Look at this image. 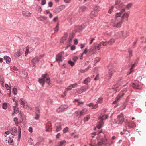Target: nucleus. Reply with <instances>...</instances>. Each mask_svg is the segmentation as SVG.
<instances>
[{
	"instance_id": "f257e3e1",
	"label": "nucleus",
	"mask_w": 146,
	"mask_h": 146,
	"mask_svg": "<svg viewBox=\"0 0 146 146\" xmlns=\"http://www.w3.org/2000/svg\"><path fill=\"white\" fill-rule=\"evenodd\" d=\"M119 17H117L115 15V20H111L112 25L113 27H116L117 28H119L121 27L122 22L123 19H120Z\"/></svg>"
},
{
	"instance_id": "f03ea898",
	"label": "nucleus",
	"mask_w": 146,
	"mask_h": 146,
	"mask_svg": "<svg viewBox=\"0 0 146 146\" xmlns=\"http://www.w3.org/2000/svg\"><path fill=\"white\" fill-rule=\"evenodd\" d=\"M47 74H46L43 75L41 78H40L39 80V82L40 83L42 84V86H43L45 82H46L48 85L50 84V78L47 77Z\"/></svg>"
},
{
	"instance_id": "7ed1b4c3",
	"label": "nucleus",
	"mask_w": 146,
	"mask_h": 146,
	"mask_svg": "<svg viewBox=\"0 0 146 146\" xmlns=\"http://www.w3.org/2000/svg\"><path fill=\"white\" fill-rule=\"evenodd\" d=\"M99 139L101 141H99L98 142L97 146H101L102 144H105L107 145V143L106 142L107 139L105 137V136L103 133H102L101 134L99 135Z\"/></svg>"
},
{
	"instance_id": "20e7f679",
	"label": "nucleus",
	"mask_w": 146,
	"mask_h": 146,
	"mask_svg": "<svg viewBox=\"0 0 146 146\" xmlns=\"http://www.w3.org/2000/svg\"><path fill=\"white\" fill-rule=\"evenodd\" d=\"M108 116L106 115H104L101 116L99 119V122L98 124L97 125L96 127L98 129H100L104 124V122L103 120L104 119H106L107 118Z\"/></svg>"
},
{
	"instance_id": "39448f33",
	"label": "nucleus",
	"mask_w": 146,
	"mask_h": 146,
	"mask_svg": "<svg viewBox=\"0 0 146 146\" xmlns=\"http://www.w3.org/2000/svg\"><path fill=\"white\" fill-rule=\"evenodd\" d=\"M126 8V6L125 5L123 4H121L119 5V9L121 10V11L119 13H117L116 14V16L117 17H119L120 16L123 12L125 11V8Z\"/></svg>"
},
{
	"instance_id": "423d86ee",
	"label": "nucleus",
	"mask_w": 146,
	"mask_h": 146,
	"mask_svg": "<svg viewBox=\"0 0 146 146\" xmlns=\"http://www.w3.org/2000/svg\"><path fill=\"white\" fill-rule=\"evenodd\" d=\"M87 110L86 108H84L80 111H76L75 114L76 117L79 116V117L84 115L87 112Z\"/></svg>"
},
{
	"instance_id": "0eeeda50",
	"label": "nucleus",
	"mask_w": 146,
	"mask_h": 146,
	"mask_svg": "<svg viewBox=\"0 0 146 146\" xmlns=\"http://www.w3.org/2000/svg\"><path fill=\"white\" fill-rule=\"evenodd\" d=\"M127 89H125V90H123L122 92H121L116 97L115 101L113 102V104H115L119 100L120 98L123 97Z\"/></svg>"
},
{
	"instance_id": "6e6552de",
	"label": "nucleus",
	"mask_w": 146,
	"mask_h": 146,
	"mask_svg": "<svg viewBox=\"0 0 146 146\" xmlns=\"http://www.w3.org/2000/svg\"><path fill=\"white\" fill-rule=\"evenodd\" d=\"M64 52H62L59 53L56 56V60L59 64H60V62H62L64 58L63 57L62 55L64 54Z\"/></svg>"
},
{
	"instance_id": "1a4fd4ad",
	"label": "nucleus",
	"mask_w": 146,
	"mask_h": 146,
	"mask_svg": "<svg viewBox=\"0 0 146 146\" xmlns=\"http://www.w3.org/2000/svg\"><path fill=\"white\" fill-rule=\"evenodd\" d=\"M106 42H104V41H102L100 43L98 44H96L94 45L96 50H99L100 49L101 47L102 46H106Z\"/></svg>"
},
{
	"instance_id": "9d476101",
	"label": "nucleus",
	"mask_w": 146,
	"mask_h": 146,
	"mask_svg": "<svg viewBox=\"0 0 146 146\" xmlns=\"http://www.w3.org/2000/svg\"><path fill=\"white\" fill-rule=\"evenodd\" d=\"M129 12H123L122 15L120 16H119L118 17L120 19H122L123 21L124 19L127 21L128 20V17H129Z\"/></svg>"
},
{
	"instance_id": "9b49d317",
	"label": "nucleus",
	"mask_w": 146,
	"mask_h": 146,
	"mask_svg": "<svg viewBox=\"0 0 146 146\" xmlns=\"http://www.w3.org/2000/svg\"><path fill=\"white\" fill-rule=\"evenodd\" d=\"M117 121L116 123L118 124H122L124 121V116L122 113L120 114L119 115H118L117 117Z\"/></svg>"
},
{
	"instance_id": "f8f14e48",
	"label": "nucleus",
	"mask_w": 146,
	"mask_h": 146,
	"mask_svg": "<svg viewBox=\"0 0 146 146\" xmlns=\"http://www.w3.org/2000/svg\"><path fill=\"white\" fill-rule=\"evenodd\" d=\"M89 86L88 85L82 86L77 91V92L78 94H81L86 91L88 89Z\"/></svg>"
},
{
	"instance_id": "ddd939ff",
	"label": "nucleus",
	"mask_w": 146,
	"mask_h": 146,
	"mask_svg": "<svg viewBox=\"0 0 146 146\" xmlns=\"http://www.w3.org/2000/svg\"><path fill=\"white\" fill-rule=\"evenodd\" d=\"M118 34H123V38L125 39L129 36V33L126 31H121L118 32Z\"/></svg>"
},
{
	"instance_id": "4468645a",
	"label": "nucleus",
	"mask_w": 146,
	"mask_h": 146,
	"mask_svg": "<svg viewBox=\"0 0 146 146\" xmlns=\"http://www.w3.org/2000/svg\"><path fill=\"white\" fill-rule=\"evenodd\" d=\"M115 72L114 68L112 67L109 69L108 71V75L110 77L109 78L110 79L111 78L113 75V74Z\"/></svg>"
},
{
	"instance_id": "2eb2a0df",
	"label": "nucleus",
	"mask_w": 146,
	"mask_h": 146,
	"mask_svg": "<svg viewBox=\"0 0 146 146\" xmlns=\"http://www.w3.org/2000/svg\"><path fill=\"white\" fill-rule=\"evenodd\" d=\"M67 107V106L66 105H61L56 110L57 111L58 113L62 112Z\"/></svg>"
},
{
	"instance_id": "dca6fc26",
	"label": "nucleus",
	"mask_w": 146,
	"mask_h": 146,
	"mask_svg": "<svg viewBox=\"0 0 146 146\" xmlns=\"http://www.w3.org/2000/svg\"><path fill=\"white\" fill-rule=\"evenodd\" d=\"M98 7H96L94 8V10L92 11L91 13V15L93 17H96L97 16L98 14V12L99 11L98 10Z\"/></svg>"
},
{
	"instance_id": "f3484780",
	"label": "nucleus",
	"mask_w": 146,
	"mask_h": 146,
	"mask_svg": "<svg viewBox=\"0 0 146 146\" xmlns=\"http://www.w3.org/2000/svg\"><path fill=\"white\" fill-rule=\"evenodd\" d=\"M10 133L13 135L17 134V130L16 127H14L12 128L10 131Z\"/></svg>"
},
{
	"instance_id": "a211bd4d",
	"label": "nucleus",
	"mask_w": 146,
	"mask_h": 146,
	"mask_svg": "<svg viewBox=\"0 0 146 146\" xmlns=\"http://www.w3.org/2000/svg\"><path fill=\"white\" fill-rule=\"evenodd\" d=\"M68 36V34L67 33H65L63 36L61 40V43H62L64 44H66L67 42V37Z\"/></svg>"
},
{
	"instance_id": "6ab92c4d",
	"label": "nucleus",
	"mask_w": 146,
	"mask_h": 146,
	"mask_svg": "<svg viewBox=\"0 0 146 146\" xmlns=\"http://www.w3.org/2000/svg\"><path fill=\"white\" fill-rule=\"evenodd\" d=\"M39 61V59H38V58L36 57L33 58L31 62L32 63L33 65L34 66H35L36 64V63L38 62Z\"/></svg>"
},
{
	"instance_id": "aec40b11",
	"label": "nucleus",
	"mask_w": 146,
	"mask_h": 146,
	"mask_svg": "<svg viewBox=\"0 0 146 146\" xmlns=\"http://www.w3.org/2000/svg\"><path fill=\"white\" fill-rule=\"evenodd\" d=\"M89 52L92 54H95L96 53V50L94 46L90 48L89 50Z\"/></svg>"
},
{
	"instance_id": "412c9836",
	"label": "nucleus",
	"mask_w": 146,
	"mask_h": 146,
	"mask_svg": "<svg viewBox=\"0 0 146 146\" xmlns=\"http://www.w3.org/2000/svg\"><path fill=\"white\" fill-rule=\"evenodd\" d=\"M115 42V40L113 38H111L108 41H104V42H106V46H107L108 44L110 45L113 44Z\"/></svg>"
},
{
	"instance_id": "4be33fe9",
	"label": "nucleus",
	"mask_w": 146,
	"mask_h": 146,
	"mask_svg": "<svg viewBox=\"0 0 146 146\" xmlns=\"http://www.w3.org/2000/svg\"><path fill=\"white\" fill-rule=\"evenodd\" d=\"M52 128L50 123L46 125V131L47 132H50L52 131Z\"/></svg>"
},
{
	"instance_id": "5701e85b",
	"label": "nucleus",
	"mask_w": 146,
	"mask_h": 146,
	"mask_svg": "<svg viewBox=\"0 0 146 146\" xmlns=\"http://www.w3.org/2000/svg\"><path fill=\"white\" fill-rule=\"evenodd\" d=\"M22 54V52L20 49L19 50L15 52L14 54L15 57H18L20 56Z\"/></svg>"
},
{
	"instance_id": "b1692460",
	"label": "nucleus",
	"mask_w": 146,
	"mask_h": 146,
	"mask_svg": "<svg viewBox=\"0 0 146 146\" xmlns=\"http://www.w3.org/2000/svg\"><path fill=\"white\" fill-rule=\"evenodd\" d=\"M22 14L24 16L27 17H30L31 13L28 11H24L22 12Z\"/></svg>"
},
{
	"instance_id": "393cba45",
	"label": "nucleus",
	"mask_w": 146,
	"mask_h": 146,
	"mask_svg": "<svg viewBox=\"0 0 146 146\" xmlns=\"http://www.w3.org/2000/svg\"><path fill=\"white\" fill-rule=\"evenodd\" d=\"M87 106L89 107H92V109H95L98 107V104H94L93 103H91L87 104Z\"/></svg>"
},
{
	"instance_id": "a878e982",
	"label": "nucleus",
	"mask_w": 146,
	"mask_h": 146,
	"mask_svg": "<svg viewBox=\"0 0 146 146\" xmlns=\"http://www.w3.org/2000/svg\"><path fill=\"white\" fill-rule=\"evenodd\" d=\"M18 104V102H17L16 105L13 106L14 113L16 114L17 113L19 112V108L17 107V106Z\"/></svg>"
},
{
	"instance_id": "bb28decb",
	"label": "nucleus",
	"mask_w": 146,
	"mask_h": 146,
	"mask_svg": "<svg viewBox=\"0 0 146 146\" xmlns=\"http://www.w3.org/2000/svg\"><path fill=\"white\" fill-rule=\"evenodd\" d=\"M132 87L136 89H141V88L137 83H133Z\"/></svg>"
},
{
	"instance_id": "cd10ccee",
	"label": "nucleus",
	"mask_w": 146,
	"mask_h": 146,
	"mask_svg": "<svg viewBox=\"0 0 146 146\" xmlns=\"http://www.w3.org/2000/svg\"><path fill=\"white\" fill-rule=\"evenodd\" d=\"M65 8V6L64 5H62L59 7H58L56 8V10L57 11L59 12L62 11V10L64 9Z\"/></svg>"
},
{
	"instance_id": "c85d7f7f",
	"label": "nucleus",
	"mask_w": 146,
	"mask_h": 146,
	"mask_svg": "<svg viewBox=\"0 0 146 146\" xmlns=\"http://www.w3.org/2000/svg\"><path fill=\"white\" fill-rule=\"evenodd\" d=\"M4 59L6 60V62L7 63H9L11 61V58L9 56H4Z\"/></svg>"
},
{
	"instance_id": "c756f323",
	"label": "nucleus",
	"mask_w": 146,
	"mask_h": 146,
	"mask_svg": "<svg viewBox=\"0 0 146 146\" xmlns=\"http://www.w3.org/2000/svg\"><path fill=\"white\" fill-rule=\"evenodd\" d=\"M91 68L90 66H89L87 68L85 69L84 70H80V72L81 73H84L86 72L90 68Z\"/></svg>"
},
{
	"instance_id": "7c9ffc66",
	"label": "nucleus",
	"mask_w": 146,
	"mask_h": 146,
	"mask_svg": "<svg viewBox=\"0 0 146 146\" xmlns=\"http://www.w3.org/2000/svg\"><path fill=\"white\" fill-rule=\"evenodd\" d=\"M86 7L85 6H82L80 8L79 11L80 12H83L86 10Z\"/></svg>"
},
{
	"instance_id": "2f4dec72",
	"label": "nucleus",
	"mask_w": 146,
	"mask_h": 146,
	"mask_svg": "<svg viewBox=\"0 0 146 146\" xmlns=\"http://www.w3.org/2000/svg\"><path fill=\"white\" fill-rule=\"evenodd\" d=\"M19 103L23 105V106L25 105V100L23 98H21L19 100Z\"/></svg>"
},
{
	"instance_id": "473e14b6",
	"label": "nucleus",
	"mask_w": 146,
	"mask_h": 146,
	"mask_svg": "<svg viewBox=\"0 0 146 146\" xmlns=\"http://www.w3.org/2000/svg\"><path fill=\"white\" fill-rule=\"evenodd\" d=\"M135 63L133 65L131 68L130 70V72H128L127 75L129 74H130L132 73L133 71V68L134 67L135 65Z\"/></svg>"
},
{
	"instance_id": "72a5a7b5",
	"label": "nucleus",
	"mask_w": 146,
	"mask_h": 146,
	"mask_svg": "<svg viewBox=\"0 0 146 146\" xmlns=\"http://www.w3.org/2000/svg\"><path fill=\"white\" fill-rule=\"evenodd\" d=\"M66 143L65 140H63L61 141L58 142L57 143V146H62L64 143Z\"/></svg>"
},
{
	"instance_id": "f704fd0d",
	"label": "nucleus",
	"mask_w": 146,
	"mask_h": 146,
	"mask_svg": "<svg viewBox=\"0 0 146 146\" xmlns=\"http://www.w3.org/2000/svg\"><path fill=\"white\" fill-rule=\"evenodd\" d=\"M123 80L121 78H119L118 80L117 81V84L120 85L123 82Z\"/></svg>"
},
{
	"instance_id": "c9c22d12",
	"label": "nucleus",
	"mask_w": 146,
	"mask_h": 146,
	"mask_svg": "<svg viewBox=\"0 0 146 146\" xmlns=\"http://www.w3.org/2000/svg\"><path fill=\"white\" fill-rule=\"evenodd\" d=\"M90 81V79L89 77H88L84 81V83L85 84H87Z\"/></svg>"
},
{
	"instance_id": "e433bc0d",
	"label": "nucleus",
	"mask_w": 146,
	"mask_h": 146,
	"mask_svg": "<svg viewBox=\"0 0 146 146\" xmlns=\"http://www.w3.org/2000/svg\"><path fill=\"white\" fill-rule=\"evenodd\" d=\"M75 29L77 31H80L82 30V27L80 26H77L75 27Z\"/></svg>"
},
{
	"instance_id": "4c0bfd02",
	"label": "nucleus",
	"mask_w": 146,
	"mask_h": 146,
	"mask_svg": "<svg viewBox=\"0 0 146 146\" xmlns=\"http://www.w3.org/2000/svg\"><path fill=\"white\" fill-rule=\"evenodd\" d=\"M75 100L77 102V104H76L78 106H82L83 104V102H79L78 100Z\"/></svg>"
},
{
	"instance_id": "58836bf2",
	"label": "nucleus",
	"mask_w": 146,
	"mask_h": 146,
	"mask_svg": "<svg viewBox=\"0 0 146 146\" xmlns=\"http://www.w3.org/2000/svg\"><path fill=\"white\" fill-rule=\"evenodd\" d=\"M90 119V115L86 116L84 118V121L85 122L86 121H88Z\"/></svg>"
},
{
	"instance_id": "ea45409f",
	"label": "nucleus",
	"mask_w": 146,
	"mask_h": 146,
	"mask_svg": "<svg viewBox=\"0 0 146 146\" xmlns=\"http://www.w3.org/2000/svg\"><path fill=\"white\" fill-rule=\"evenodd\" d=\"M128 126L130 127H135V124L133 122L131 121L129 123Z\"/></svg>"
},
{
	"instance_id": "a19ab883",
	"label": "nucleus",
	"mask_w": 146,
	"mask_h": 146,
	"mask_svg": "<svg viewBox=\"0 0 146 146\" xmlns=\"http://www.w3.org/2000/svg\"><path fill=\"white\" fill-rule=\"evenodd\" d=\"M23 107L27 110H32V108L30 106H29L28 105H25L24 106H23Z\"/></svg>"
},
{
	"instance_id": "79ce46f5",
	"label": "nucleus",
	"mask_w": 146,
	"mask_h": 146,
	"mask_svg": "<svg viewBox=\"0 0 146 146\" xmlns=\"http://www.w3.org/2000/svg\"><path fill=\"white\" fill-rule=\"evenodd\" d=\"M38 19L41 21H44L46 20V17L44 16H40L38 17Z\"/></svg>"
},
{
	"instance_id": "37998d69",
	"label": "nucleus",
	"mask_w": 146,
	"mask_h": 146,
	"mask_svg": "<svg viewBox=\"0 0 146 146\" xmlns=\"http://www.w3.org/2000/svg\"><path fill=\"white\" fill-rule=\"evenodd\" d=\"M13 120L16 126H18L19 123L18 118L17 117H15L14 119Z\"/></svg>"
},
{
	"instance_id": "c03bdc74",
	"label": "nucleus",
	"mask_w": 146,
	"mask_h": 146,
	"mask_svg": "<svg viewBox=\"0 0 146 146\" xmlns=\"http://www.w3.org/2000/svg\"><path fill=\"white\" fill-rule=\"evenodd\" d=\"M113 6H111L109 8V10L108 11V13L110 14L112 12V11H113Z\"/></svg>"
},
{
	"instance_id": "a18cd8bd",
	"label": "nucleus",
	"mask_w": 146,
	"mask_h": 146,
	"mask_svg": "<svg viewBox=\"0 0 146 146\" xmlns=\"http://www.w3.org/2000/svg\"><path fill=\"white\" fill-rule=\"evenodd\" d=\"M7 108V106L6 103H4L2 105V108L4 110H6Z\"/></svg>"
},
{
	"instance_id": "49530a36",
	"label": "nucleus",
	"mask_w": 146,
	"mask_h": 146,
	"mask_svg": "<svg viewBox=\"0 0 146 146\" xmlns=\"http://www.w3.org/2000/svg\"><path fill=\"white\" fill-rule=\"evenodd\" d=\"M8 142L9 144L10 145H11L13 144V140L11 137H10L9 139L8 140Z\"/></svg>"
},
{
	"instance_id": "de8ad7c7",
	"label": "nucleus",
	"mask_w": 146,
	"mask_h": 146,
	"mask_svg": "<svg viewBox=\"0 0 146 146\" xmlns=\"http://www.w3.org/2000/svg\"><path fill=\"white\" fill-rule=\"evenodd\" d=\"M100 59L101 58L100 57H96L95 59L94 62L95 63H97L100 60Z\"/></svg>"
},
{
	"instance_id": "09e8293b",
	"label": "nucleus",
	"mask_w": 146,
	"mask_h": 146,
	"mask_svg": "<svg viewBox=\"0 0 146 146\" xmlns=\"http://www.w3.org/2000/svg\"><path fill=\"white\" fill-rule=\"evenodd\" d=\"M61 129V125H60L59 126H58L56 127V132H58L59 131H60Z\"/></svg>"
},
{
	"instance_id": "8fccbe9b",
	"label": "nucleus",
	"mask_w": 146,
	"mask_h": 146,
	"mask_svg": "<svg viewBox=\"0 0 146 146\" xmlns=\"http://www.w3.org/2000/svg\"><path fill=\"white\" fill-rule=\"evenodd\" d=\"M13 92L15 95H16L17 94V90L16 88H14L13 89Z\"/></svg>"
},
{
	"instance_id": "3c124183",
	"label": "nucleus",
	"mask_w": 146,
	"mask_h": 146,
	"mask_svg": "<svg viewBox=\"0 0 146 146\" xmlns=\"http://www.w3.org/2000/svg\"><path fill=\"white\" fill-rule=\"evenodd\" d=\"M18 137L20 139L21 136V130L20 127H18Z\"/></svg>"
},
{
	"instance_id": "603ef678",
	"label": "nucleus",
	"mask_w": 146,
	"mask_h": 146,
	"mask_svg": "<svg viewBox=\"0 0 146 146\" xmlns=\"http://www.w3.org/2000/svg\"><path fill=\"white\" fill-rule=\"evenodd\" d=\"M103 99L102 98H100L98 99V100L97 102L101 104L103 102Z\"/></svg>"
},
{
	"instance_id": "864d4df0",
	"label": "nucleus",
	"mask_w": 146,
	"mask_h": 146,
	"mask_svg": "<svg viewBox=\"0 0 146 146\" xmlns=\"http://www.w3.org/2000/svg\"><path fill=\"white\" fill-rule=\"evenodd\" d=\"M132 5V3H129L127 5H125V6H126V7H127L128 9H129L131 7Z\"/></svg>"
},
{
	"instance_id": "5fc2aeb1",
	"label": "nucleus",
	"mask_w": 146,
	"mask_h": 146,
	"mask_svg": "<svg viewBox=\"0 0 146 146\" xmlns=\"http://www.w3.org/2000/svg\"><path fill=\"white\" fill-rule=\"evenodd\" d=\"M68 127H66V128L64 129L63 130V132L64 133H65L67 132L68 131Z\"/></svg>"
},
{
	"instance_id": "6e6d98bb",
	"label": "nucleus",
	"mask_w": 146,
	"mask_h": 146,
	"mask_svg": "<svg viewBox=\"0 0 146 146\" xmlns=\"http://www.w3.org/2000/svg\"><path fill=\"white\" fill-rule=\"evenodd\" d=\"M128 52L129 53V56L130 57H131L132 56V50H131L129 49L128 50Z\"/></svg>"
},
{
	"instance_id": "4d7b16f0",
	"label": "nucleus",
	"mask_w": 146,
	"mask_h": 146,
	"mask_svg": "<svg viewBox=\"0 0 146 146\" xmlns=\"http://www.w3.org/2000/svg\"><path fill=\"white\" fill-rule=\"evenodd\" d=\"M68 64L72 66L74 65V63L73 62H72L71 61H68Z\"/></svg>"
},
{
	"instance_id": "13d9d810",
	"label": "nucleus",
	"mask_w": 146,
	"mask_h": 146,
	"mask_svg": "<svg viewBox=\"0 0 146 146\" xmlns=\"http://www.w3.org/2000/svg\"><path fill=\"white\" fill-rule=\"evenodd\" d=\"M72 88V86L71 85H69L66 88V90H71Z\"/></svg>"
},
{
	"instance_id": "bf43d9fd",
	"label": "nucleus",
	"mask_w": 146,
	"mask_h": 146,
	"mask_svg": "<svg viewBox=\"0 0 146 146\" xmlns=\"http://www.w3.org/2000/svg\"><path fill=\"white\" fill-rule=\"evenodd\" d=\"M72 86V88H75L76 87L78 86V84L77 83H75V84H71Z\"/></svg>"
},
{
	"instance_id": "052dcab7",
	"label": "nucleus",
	"mask_w": 146,
	"mask_h": 146,
	"mask_svg": "<svg viewBox=\"0 0 146 146\" xmlns=\"http://www.w3.org/2000/svg\"><path fill=\"white\" fill-rule=\"evenodd\" d=\"M40 116H39V115L38 113H36V115L35 117V119L36 120H38V119L39 118Z\"/></svg>"
},
{
	"instance_id": "680f3d73",
	"label": "nucleus",
	"mask_w": 146,
	"mask_h": 146,
	"mask_svg": "<svg viewBox=\"0 0 146 146\" xmlns=\"http://www.w3.org/2000/svg\"><path fill=\"white\" fill-rule=\"evenodd\" d=\"M58 29H59L58 24L55 28V30H54L56 32H58Z\"/></svg>"
},
{
	"instance_id": "e2e57ef3",
	"label": "nucleus",
	"mask_w": 146,
	"mask_h": 146,
	"mask_svg": "<svg viewBox=\"0 0 146 146\" xmlns=\"http://www.w3.org/2000/svg\"><path fill=\"white\" fill-rule=\"evenodd\" d=\"M35 110L36 114L37 113L39 114L40 113V110L39 108L38 107H36V108Z\"/></svg>"
},
{
	"instance_id": "0e129e2a",
	"label": "nucleus",
	"mask_w": 146,
	"mask_h": 146,
	"mask_svg": "<svg viewBox=\"0 0 146 146\" xmlns=\"http://www.w3.org/2000/svg\"><path fill=\"white\" fill-rule=\"evenodd\" d=\"M48 5L49 7H51L52 6L53 3L52 1H50L48 3Z\"/></svg>"
},
{
	"instance_id": "69168bd1",
	"label": "nucleus",
	"mask_w": 146,
	"mask_h": 146,
	"mask_svg": "<svg viewBox=\"0 0 146 146\" xmlns=\"http://www.w3.org/2000/svg\"><path fill=\"white\" fill-rule=\"evenodd\" d=\"M45 55L44 54H41L40 55L38 58V59H39V60L41 58H42V57H43Z\"/></svg>"
},
{
	"instance_id": "338daca9",
	"label": "nucleus",
	"mask_w": 146,
	"mask_h": 146,
	"mask_svg": "<svg viewBox=\"0 0 146 146\" xmlns=\"http://www.w3.org/2000/svg\"><path fill=\"white\" fill-rule=\"evenodd\" d=\"M29 132L32 133L33 132V128L31 127H30L29 128Z\"/></svg>"
},
{
	"instance_id": "774afa93",
	"label": "nucleus",
	"mask_w": 146,
	"mask_h": 146,
	"mask_svg": "<svg viewBox=\"0 0 146 146\" xmlns=\"http://www.w3.org/2000/svg\"><path fill=\"white\" fill-rule=\"evenodd\" d=\"M94 40V38H91L90 39V42L89 44H91L93 42Z\"/></svg>"
}]
</instances>
